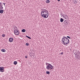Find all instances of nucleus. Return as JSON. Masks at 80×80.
<instances>
[{
  "instance_id": "1",
  "label": "nucleus",
  "mask_w": 80,
  "mask_h": 80,
  "mask_svg": "<svg viewBox=\"0 0 80 80\" xmlns=\"http://www.w3.org/2000/svg\"><path fill=\"white\" fill-rule=\"evenodd\" d=\"M47 12H48V11L46 9H43L41 11V16L44 18H47L48 17V14Z\"/></svg>"
},
{
  "instance_id": "2",
  "label": "nucleus",
  "mask_w": 80,
  "mask_h": 80,
  "mask_svg": "<svg viewBox=\"0 0 80 80\" xmlns=\"http://www.w3.org/2000/svg\"><path fill=\"white\" fill-rule=\"evenodd\" d=\"M62 41L64 44H68L69 43V39L67 37L65 36L63 37Z\"/></svg>"
},
{
  "instance_id": "3",
  "label": "nucleus",
  "mask_w": 80,
  "mask_h": 80,
  "mask_svg": "<svg viewBox=\"0 0 80 80\" xmlns=\"http://www.w3.org/2000/svg\"><path fill=\"white\" fill-rule=\"evenodd\" d=\"M14 32L15 35H19V31L17 30V29L15 30L14 31Z\"/></svg>"
},
{
  "instance_id": "4",
  "label": "nucleus",
  "mask_w": 80,
  "mask_h": 80,
  "mask_svg": "<svg viewBox=\"0 0 80 80\" xmlns=\"http://www.w3.org/2000/svg\"><path fill=\"white\" fill-rule=\"evenodd\" d=\"M0 72H4V67H0Z\"/></svg>"
},
{
  "instance_id": "5",
  "label": "nucleus",
  "mask_w": 80,
  "mask_h": 80,
  "mask_svg": "<svg viewBox=\"0 0 80 80\" xmlns=\"http://www.w3.org/2000/svg\"><path fill=\"white\" fill-rule=\"evenodd\" d=\"M46 65H47L46 68H47L48 67H50L51 64L50 63L46 62Z\"/></svg>"
},
{
  "instance_id": "6",
  "label": "nucleus",
  "mask_w": 80,
  "mask_h": 80,
  "mask_svg": "<svg viewBox=\"0 0 80 80\" xmlns=\"http://www.w3.org/2000/svg\"><path fill=\"white\" fill-rule=\"evenodd\" d=\"M13 38H9V41L10 42H13Z\"/></svg>"
},
{
  "instance_id": "7",
  "label": "nucleus",
  "mask_w": 80,
  "mask_h": 80,
  "mask_svg": "<svg viewBox=\"0 0 80 80\" xmlns=\"http://www.w3.org/2000/svg\"><path fill=\"white\" fill-rule=\"evenodd\" d=\"M3 13V10L1 9L0 10V13Z\"/></svg>"
},
{
  "instance_id": "8",
  "label": "nucleus",
  "mask_w": 80,
  "mask_h": 80,
  "mask_svg": "<svg viewBox=\"0 0 80 80\" xmlns=\"http://www.w3.org/2000/svg\"><path fill=\"white\" fill-rule=\"evenodd\" d=\"M50 67H51V69H53V68H54V66H53L52 65H50Z\"/></svg>"
},
{
  "instance_id": "9",
  "label": "nucleus",
  "mask_w": 80,
  "mask_h": 80,
  "mask_svg": "<svg viewBox=\"0 0 80 80\" xmlns=\"http://www.w3.org/2000/svg\"><path fill=\"white\" fill-rule=\"evenodd\" d=\"M1 51L2 52H6V50H5V49H2V50Z\"/></svg>"
},
{
  "instance_id": "10",
  "label": "nucleus",
  "mask_w": 80,
  "mask_h": 80,
  "mask_svg": "<svg viewBox=\"0 0 80 80\" xmlns=\"http://www.w3.org/2000/svg\"><path fill=\"white\" fill-rule=\"evenodd\" d=\"M63 19L62 18H61L60 19V22H63Z\"/></svg>"
},
{
  "instance_id": "11",
  "label": "nucleus",
  "mask_w": 80,
  "mask_h": 80,
  "mask_svg": "<svg viewBox=\"0 0 80 80\" xmlns=\"http://www.w3.org/2000/svg\"><path fill=\"white\" fill-rule=\"evenodd\" d=\"M46 68L47 69V70H50V68H51V67L50 66L49 67Z\"/></svg>"
},
{
  "instance_id": "12",
  "label": "nucleus",
  "mask_w": 80,
  "mask_h": 80,
  "mask_svg": "<svg viewBox=\"0 0 80 80\" xmlns=\"http://www.w3.org/2000/svg\"><path fill=\"white\" fill-rule=\"evenodd\" d=\"M22 32H26V30L25 29H22Z\"/></svg>"
},
{
  "instance_id": "13",
  "label": "nucleus",
  "mask_w": 80,
  "mask_h": 80,
  "mask_svg": "<svg viewBox=\"0 0 80 80\" xmlns=\"http://www.w3.org/2000/svg\"><path fill=\"white\" fill-rule=\"evenodd\" d=\"M73 1L74 2H76L75 4H77L76 3H78V1H77V0H73Z\"/></svg>"
},
{
  "instance_id": "14",
  "label": "nucleus",
  "mask_w": 80,
  "mask_h": 80,
  "mask_svg": "<svg viewBox=\"0 0 80 80\" xmlns=\"http://www.w3.org/2000/svg\"><path fill=\"white\" fill-rule=\"evenodd\" d=\"M46 3H49L50 2V1L49 0H47L46 1Z\"/></svg>"
},
{
  "instance_id": "15",
  "label": "nucleus",
  "mask_w": 80,
  "mask_h": 80,
  "mask_svg": "<svg viewBox=\"0 0 80 80\" xmlns=\"http://www.w3.org/2000/svg\"><path fill=\"white\" fill-rule=\"evenodd\" d=\"M14 65H17V61H14Z\"/></svg>"
},
{
  "instance_id": "16",
  "label": "nucleus",
  "mask_w": 80,
  "mask_h": 80,
  "mask_svg": "<svg viewBox=\"0 0 80 80\" xmlns=\"http://www.w3.org/2000/svg\"><path fill=\"white\" fill-rule=\"evenodd\" d=\"M46 73L48 75H50V72L49 71H47L46 72Z\"/></svg>"
},
{
  "instance_id": "17",
  "label": "nucleus",
  "mask_w": 80,
  "mask_h": 80,
  "mask_svg": "<svg viewBox=\"0 0 80 80\" xmlns=\"http://www.w3.org/2000/svg\"><path fill=\"white\" fill-rule=\"evenodd\" d=\"M26 37L27 38H29V39H31V38L30 37H28L27 36H26Z\"/></svg>"
},
{
  "instance_id": "18",
  "label": "nucleus",
  "mask_w": 80,
  "mask_h": 80,
  "mask_svg": "<svg viewBox=\"0 0 80 80\" xmlns=\"http://www.w3.org/2000/svg\"><path fill=\"white\" fill-rule=\"evenodd\" d=\"M3 7L2 6V5L1 6L0 9H3Z\"/></svg>"
},
{
  "instance_id": "19",
  "label": "nucleus",
  "mask_w": 80,
  "mask_h": 80,
  "mask_svg": "<svg viewBox=\"0 0 80 80\" xmlns=\"http://www.w3.org/2000/svg\"><path fill=\"white\" fill-rule=\"evenodd\" d=\"M29 45V43H26V46H28V45Z\"/></svg>"
},
{
  "instance_id": "20",
  "label": "nucleus",
  "mask_w": 80,
  "mask_h": 80,
  "mask_svg": "<svg viewBox=\"0 0 80 80\" xmlns=\"http://www.w3.org/2000/svg\"><path fill=\"white\" fill-rule=\"evenodd\" d=\"M2 37H5V34H3L2 35Z\"/></svg>"
},
{
  "instance_id": "21",
  "label": "nucleus",
  "mask_w": 80,
  "mask_h": 80,
  "mask_svg": "<svg viewBox=\"0 0 80 80\" xmlns=\"http://www.w3.org/2000/svg\"><path fill=\"white\" fill-rule=\"evenodd\" d=\"M66 21V23H67L68 24V21H65V22Z\"/></svg>"
},
{
  "instance_id": "22",
  "label": "nucleus",
  "mask_w": 80,
  "mask_h": 80,
  "mask_svg": "<svg viewBox=\"0 0 80 80\" xmlns=\"http://www.w3.org/2000/svg\"><path fill=\"white\" fill-rule=\"evenodd\" d=\"M77 57L78 59H80V57H79V55H78Z\"/></svg>"
},
{
  "instance_id": "23",
  "label": "nucleus",
  "mask_w": 80,
  "mask_h": 80,
  "mask_svg": "<svg viewBox=\"0 0 80 80\" xmlns=\"http://www.w3.org/2000/svg\"><path fill=\"white\" fill-rule=\"evenodd\" d=\"M67 38L69 39H70V37L69 36H67Z\"/></svg>"
},
{
  "instance_id": "24",
  "label": "nucleus",
  "mask_w": 80,
  "mask_h": 80,
  "mask_svg": "<svg viewBox=\"0 0 80 80\" xmlns=\"http://www.w3.org/2000/svg\"><path fill=\"white\" fill-rule=\"evenodd\" d=\"M63 52H62L61 53V55H63Z\"/></svg>"
},
{
  "instance_id": "25",
  "label": "nucleus",
  "mask_w": 80,
  "mask_h": 80,
  "mask_svg": "<svg viewBox=\"0 0 80 80\" xmlns=\"http://www.w3.org/2000/svg\"><path fill=\"white\" fill-rule=\"evenodd\" d=\"M25 58H27V56H25Z\"/></svg>"
},
{
  "instance_id": "26",
  "label": "nucleus",
  "mask_w": 80,
  "mask_h": 80,
  "mask_svg": "<svg viewBox=\"0 0 80 80\" xmlns=\"http://www.w3.org/2000/svg\"><path fill=\"white\" fill-rule=\"evenodd\" d=\"M64 18H65V19H67V17H64Z\"/></svg>"
},
{
  "instance_id": "27",
  "label": "nucleus",
  "mask_w": 80,
  "mask_h": 80,
  "mask_svg": "<svg viewBox=\"0 0 80 80\" xmlns=\"http://www.w3.org/2000/svg\"><path fill=\"white\" fill-rule=\"evenodd\" d=\"M3 4L4 5H5V3H3Z\"/></svg>"
},
{
  "instance_id": "28",
  "label": "nucleus",
  "mask_w": 80,
  "mask_h": 80,
  "mask_svg": "<svg viewBox=\"0 0 80 80\" xmlns=\"http://www.w3.org/2000/svg\"><path fill=\"white\" fill-rule=\"evenodd\" d=\"M58 2H60V0H58Z\"/></svg>"
},
{
  "instance_id": "29",
  "label": "nucleus",
  "mask_w": 80,
  "mask_h": 80,
  "mask_svg": "<svg viewBox=\"0 0 80 80\" xmlns=\"http://www.w3.org/2000/svg\"><path fill=\"white\" fill-rule=\"evenodd\" d=\"M65 16H66V17H68V16H67V15H65Z\"/></svg>"
},
{
  "instance_id": "30",
  "label": "nucleus",
  "mask_w": 80,
  "mask_h": 80,
  "mask_svg": "<svg viewBox=\"0 0 80 80\" xmlns=\"http://www.w3.org/2000/svg\"><path fill=\"white\" fill-rule=\"evenodd\" d=\"M62 17H65V15L62 16Z\"/></svg>"
},
{
  "instance_id": "31",
  "label": "nucleus",
  "mask_w": 80,
  "mask_h": 80,
  "mask_svg": "<svg viewBox=\"0 0 80 80\" xmlns=\"http://www.w3.org/2000/svg\"><path fill=\"white\" fill-rule=\"evenodd\" d=\"M1 6V4H0V6Z\"/></svg>"
},
{
  "instance_id": "32",
  "label": "nucleus",
  "mask_w": 80,
  "mask_h": 80,
  "mask_svg": "<svg viewBox=\"0 0 80 80\" xmlns=\"http://www.w3.org/2000/svg\"><path fill=\"white\" fill-rule=\"evenodd\" d=\"M74 3H75V2H74Z\"/></svg>"
},
{
  "instance_id": "33",
  "label": "nucleus",
  "mask_w": 80,
  "mask_h": 80,
  "mask_svg": "<svg viewBox=\"0 0 80 80\" xmlns=\"http://www.w3.org/2000/svg\"><path fill=\"white\" fill-rule=\"evenodd\" d=\"M62 16H63V15H62Z\"/></svg>"
},
{
  "instance_id": "34",
  "label": "nucleus",
  "mask_w": 80,
  "mask_h": 80,
  "mask_svg": "<svg viewBox=\"0 0 80 80\" xmlns=\"http://www.w3.org/2000/svg\"><path fill=\"white\" fill-rule=\"evenodd\" d=\"M0 4H1V3L0 2Z\"/></svg>"
}]
</instances>
